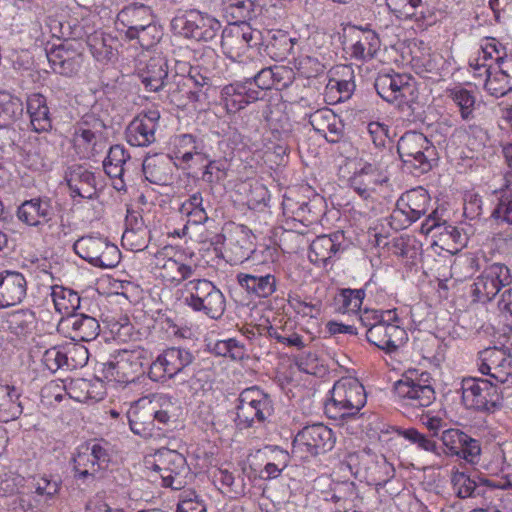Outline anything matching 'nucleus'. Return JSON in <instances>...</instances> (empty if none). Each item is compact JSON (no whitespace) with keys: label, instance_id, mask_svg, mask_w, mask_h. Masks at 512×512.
<instances>
[{"label":"nucleus","instance_id":"c9c22d12","mask_svg":"<svg viewBox=\"0 0 512 512\" xmlns=\"http://www.w3.org/2000/svg\"><path fill=\"white\" fill-rule=\"evenodd\" d=\"M380 49V39L371 30H359L355 42L351 46V56L357 60L369 61Z\"/></svg>","mask_w":512,"mask_h":512},{"label":"nucleus","instance_id":"8fccbe9b","mask_svg":"<svg viewBox=\"0 0 512 512\" xmlns=\"http://www.w3.org/2000/svg\"><path fill=\"white\" fill-rule=\"evenodd\" d=\"M420 230L423 234H429L436 230L439 235H447L456 243H459L461 239V233L457 227L448 224L446 221L441 223L435 211L422 223Z\"/></svg>","mask_w":512,"mask_h":512},{"label":"nucleus","instance_id":"c756f323","mask_svg":"<svg viewBox=\"0 0 512 512\" xmlns=\"http://www.w3.org/2000/svg\"><path fill=\"white\" fill-rule=\"evenodd\" d=\"M338 235H321L316 237L309 249V260L317 265L326 266L339 252Z\"/></svg>","mask_w":512,"mask_h":512},{"label":"nucleus","instance_id":"de8ad7c7","mask_svg":"<svg viewBox=\"0 0 512 512\" xmlns=\"http://www.w3.org/2000/svg\"><path fill=\"white\" fill-rule=\"evenodd\" d=\"M451 483L455 494L459 498L476 497L483 493L482 487L477 485L476 482L464 472H453Z\"/></svg>","mask_w":512,"mask_h":512},{"label":"nucleus","instance_id":"ea45409f","mask_svg":"<svg viewBox=\"0 0 512 512\" xmlns=\"http://www.w3.org/2000/svg\"><path fill=\"white\" fill-rule=\"evenodd\" d=\"M255 0H221L223 12L230 23H248L254 15Z\"/></svg>","mask_w":512,"mask_h":512},{"label":"nucleus","instance_id":"f704fd0d","mask_svg":"<svg viewBox=\"0 0 512 512\" xmlns=\"http://www.w3.org/2000/svg\"><path fill=\"white\" fill-rule=\"evenodd\" d=\"M129 159L130 155L126 152L123 146L114 145L109 149L108 155L103 162L105 173L110 178H116L120 180L119 184H115V188L117 190H122L124 188V166Z\"/></svg>","mask_w":512,"mask_h":512},{"label":"nucleus","instance_id":"4d7b16f0","mask_svg":"<svg viewBox=\"0 0 512 512\" xmlns=\"http://www.w3.org/2000/svg\"><path fill=\"white\" fill-rule=\"evenodd\" d=\"M177 512H206V505L195 491L186 490L180 495Z\"/></svg>","mask_w":512,"mask_h":512},{"label":"nucleus","instance_id":"2eb2a0df","mask_svg":"<svg viewBox=\"0 0 512 512\" xmlns=\"http://www.w3.org/2000/svg\"><path fill=\"white\" fill-rule=\"evenodd\" d=\"M430 197L427 191L421 187L403 193L396 202V208L392 213L394 220L404 217L403 227L411 225L428 211Z\"/></svg>","mask_w":512,"mask_h":512},{"label":"nucleus","instance_id":"7c9ffc66","mask_svg":"<svg viewBox=\"0 0 512 512\" xmlns=\"http://www.w3.org/2000/svg\"><path fill=\"white\" fill-rule=\"evenodd\" d=\"M30 122L36 132H47L52 128V120L44 95L33 93L27 99Z\"/></svg>","mask_w":512,"mask_h":512},{"label":"nucleus","instance_id":"6e6d98bb","mask_svg":"<svg viewBox=\"0 0 512 512\" xmlns=\"http://www.w3.org/2000/svg\"><path fill=\"white\" fill-rule=\"evenodd\" d=\"M274 462L267 463L261 471L262 479H275L280 476L281 472L287 467L289 462V454L281 449H277Z\"/></svg>","mask_w":512,"mask_h":512},{"label":"nucleus","instance_id":"c03bdc74","mask_svg":"<svg viewBox=\"0 0 512 512\" xmlns=\"http://www.w3.org/2000/svg\"><path fill=\"white\" fill-rule=\"evenodd\" d=\"M498 193L500 194L498 204L491 216L498 223L512 225V181L506 179L504 187H502Z\"/></svg>","mask_w":512,"mask_h":512},{"label":"nucleus","instance_id":"6ab92c4d","mask_svg":"<svg viewBox=\"0 0 512 512\" xmlns=\"http://www.w3.org/2000/svg\"><path fill=\"white\" fill-rule=\"evenodd\" d=\"M26 279L16 271L0 272V309L19 304L26 296Z\"/></svg>","mask_w":512,"mask_h":512},{"label":"nucleus","instance_id":"423d86ee","mask_svg":"<svg viewBox=\"0 0 512 512\" xmlns=\"http://www.w3.org/2000/svg\"><path fill=\"white\" fill-rule=\"evenodd\" d=\"M235 424L240 430L263 423L272 413L269 396L253 386L244 389L238 397Z\"/></svg>","mask_w":512,"mask_h":512},{"label":"nucleus","instance_id":"864d4df0","mask_svg":"<svg viewBox=\"0 0 512 512\" xmlns=\"http://www.w3.org/2000/svg\"><path fill=\"white\" fill-rule=\"evenodd\" d=\"M440 439L446 447L447 453L458 456L467 441V434L458 429H447L442 432Z\"/></svg>","mask_w":512,"mask_h":512},{"label":"nucleus","instance_id":"a18cd8bd","mask_svg":"<svg viewBox=\"0 0 512 512\" xmlns=\"http://www.w3.org/2000/svg\"><path fill=\"white\" fill-rule=\"evenodd\" d=\"M35 320V313L32 310L20 309L8 313L5 323L13 334L24 335L33 328Z\"/></svg>","mask_w":512,"mask_h":512},{"label":"nucleus","instance_id":"9b49d317","mask_svg":"<svg viewBox=\"0 0 512 512\" xmlns=\"http://www.w3.org/2000/svg\"><path fill=\"white\" fill-rule=\"evenodd\" d=\"M194 361L193 353L183 347H169L151 363L148 376L152 381L164 382L182 372Z\"/></svg>","mask_w":512,"mask_h":512},{"label":"nucleus","instance_id":"6e6552de","mask_svg":"<svg viewBox=\"0 0 512 512\" xmlns=\"http://www.w3.org/2000/svg\"><path fill=\"white\" fill-rule=\"evenodd\" d=\"M153 459L150 469L160 476L163 487L173 490H181L185 487L189 467L181 453L161 448L154 454Z\"/></svg>","mask_w":512,"mask_h":512},{"label":"nucleus","instance_id":"cd10ccee","mask_svg":"<svg viewBox=\"0 0 512 512\" xmlns=\"http://www.w3.org/2000/svg\"><path fill=\"white\" fill-rule=\"evenodd\" d=\"M54 215L51 200L49 198H33L24 201L17 210V217L20 221L30 226L41 224L40 219L45 222L51 220Z\"/></svg>","mask_w":512,"mask_h":512},{"label":"nucleus","instance_id":"e433bc0d","mask_svg":"<svg viewBox=\"0 0 512 512\" xmlns=\"http://www.w3.org/2000/svg\"><path fill=\"white\" fill-rule=\"evenodd\" d=\"M168 78L167 61L161 57L151 58L142 73V83L147 89L157 92L165 85Z\"/></svg>","mask_w":512,"mask_h":512},{"label":"nucleus","instance_id":"09e8293b","mask_svg":"<svg viewBox=\"0 0 512 512\" xmlns=\"http://www.w3.org/2000/svg\"><path fill=\"white\" fill-rule=\"evenodd\" d=\"M187 81L194 89L189 91V99L196 102H202L207 99L208 91L212 88L211 78L203 75L197 68H191Z\"/></svg>","mask_w":512,"mask_h":512},{"label":"nucleus","instance_id":"ddd939ff","mask_svg":"<svg viewBox=\"0 0 512 512\" xmlns=\"http://www.w3.org/2000/svg\"><path fill=\"white\" fill-rule=\"evenodd\" d=\"M261 40V32L253 29L248 23H230L222 30L221 48L223 53L236 59L246 53L249 48L256 47Z\"/></svg>","mask_w":512,"mask_h":512},{"label":"nucleus","instance_id":"393cba45","mask_svg":"<svg viewBox=\"0 0 512 512\" xmlns=\"http://www.w3.org/2000/svg\"><path fill=\"white\" fill-rule=\"evenodd\" d=\"M65 180L71 191V195L84 199H92L96 194V179L94 173L81 165H73L68 168Z\"/></svg>","mask_w":512,"mask_h":512},{"label":"nucleus","instance_id":"bb28decb","mask_svg":"<svg viewBox=\"0 0 512 512\" xmlns=\"http://www.w3.org/2000/svg\"><path fill=\"white\" fill-rule=\"evenodd\" d=\"M366 481L377 487L385 486L395 475V469L383 455L366 453L362 458Z\"/></svg>","mask_w":512,"mask_h":512},{"label":"nucleus","instance_id":"680f3d73","mask_svg":"<svg viewBox=\"0 0 512 512\" xmlns=\"http://www.w3.org/2000/svg\"><path fill=\"white\" fill-rule=\"evenodd\" d=\"M275 70H279V68H263L252 79L247 80L245 84L249 83L251 85L253 80L261 91L271 89L276 82L280 81L279 74Z\"/></svg>","mask_w":512,"mask_h":512},{"label":"nucleus","instance_id":"49530a36","mask_svg":"<svg viewBox=\"0 0 512 512\" xmlns=\"http://www.w3.org/2000/svg\"><path fill=\"white\" fill-rule=\"evenodd\" d=\"M150 403L152 405L153 423L157 421L160 424L166 425L169 423L171 418L177 416L176 411L178 407L172 401L170 396H155L153 400H150Z\"/></svg>","mask_w":512,"mask_h":512},{"label":"nucleus","instance_id":"72a5a7b5","mask_svg":"<svg viewBox=\"0 0 512 512\" xmlns=\"http://www.w3.org/2000/svg\"><path fill=\"white\" fill-rule=\"evenodd\" d=\"M150 231L144 225L142 219H127V227L122 235V246L130 251H143L148 247Z\"/></svg>","mask_w":512,"mask_h":512},{"label":"nucleus","instance_id":"13d9d810","mask_svg":"<svg viewBox=\"0 0 512 512\" xmlns=\"http://www.w3.org/2000/svg\"><path fill=\"white\" fill-rule=\"evenodd\" d=\"M484 88L491 96L499 98L512 91V84L506 76L498 72L493 76L488 75Z\"/></svg>","mask_w":512,"mask_h":512},{"label":"nucleus","instance_id":"58836bf2","mask_svg":"<svg viewBox=\"0 0 512 512\" xmlns=\"http://www.w3.org/2000/svg\"><path fill=\"white\" fill-rule=\"evenodd\" d=\"M51 297L57 312L62 317L74 316L80 308L81 298L77 292L63 286H53Z\"/></svg>","mask_w":512,"mask_h":512},{"label":"nucleus","instance_id":"1a4fd4ad","mask_svg":"<svg viewBox=\"0 0 512 512\" xmlns=\"http://www.w3.org/2000/svg\"><path fill=\"white\" fill-rule=\"evenodd\" d=\"M461 390L462 402L468 409L493 412L501 405L497 385L487 379H463Z\"/></svg>","mask_w":512,"mask_h":512},{"label":"nucleus","instance_id":"4be33fe9","mask_svg":"<svg viewBox=\"0 0 512 512\" xmlns=\"http://www.w3.org/2000/svg\"><path fill=\"white\" fill-rule=\"evenodd\" d=\"M309 123L330 143H337L342 138L343 124L329 108H322L310 114Z\"/></svg>","mask_w":512,"mask_h":512},{"label":"nucleus","instance_id":"69168bd1","mask_svg":"<svg viewBox=\"0 0 512 512\" xmlns=\"http://www.w3.org/2000/svg\"><path fill=\"white\" fill-rule=\"evenodd\" d=\"M125 360L124 357H119L115 362L110 361L103 364L102 373L108 381L117 383H127V376L124 373Z\"/></svg>","mask_w":512,"mask_h":512},{"label":"nucleus","instance_id":"dca6fc26","mask_svg":"<svg viewBox=\"0 0 512 512\" xmlns=\"http://www.w3.org/2000/svg\"><path fill=\"white\" fill-rule=\"evenodd\" d=\"M479 371L497 383H506L512 375V360L506 350L488 347L479 353Z\"/></svg>","mask_w":512,"mask_h":512},{"label":"nucleus","instance_id":"aec40b11","mask_svg":"<svg viewBox=\"0 0 512 512\" xmlns=\"http://www.w3.org/2000/svg\"><path fill=\"white\" fill-rule=\"evenodd\" d=\"M156 267L159 269L160 277L174 286L194 276L197 266L184 263L174 257H167L163 252L156 255Z\"/></svg>","mask_w":512,"mask_h":512},{"label":"nucleus","instance_id":"0eeeda50","mask_svg":"<svg viewBox=\"0 0 512 512\" xmlns=\"http://www.w3.org/2000/svg\"><path fill=\"white\" fill-rule=\"evenodd\" d=\"M335 441L333 431L324 424L308 425L295 435L292 454L302 460H307L330 451L334 447Z\"/></svg>","mask_w":512,"mask_h":512},{"label":"nucleus","instance_id":"39448f33","mask_svg":"<svg viewBox=\"0 0 512 512\" xmlns=\"http://www.w3.org/2000/svg\"><path fill=\"white\" fill-rule=\"evenodd\" d=\"M185 303L194 311L212 319H219L225 312L223 293L207 279H193L185 283Z\"/></svg>","mask_w":512,"mask_h":512},{"label":"nucleus","instance_id":"052dcab7","mask_svg":"<svg viewBox=\"0 0 512 512\" xmlns=\"http://www.w3.org/2000/svg\"><path fill=\"white\" fill-rule=\"evenodd\" d=\"M62 37L77 40H87L89 34L92 32V28L85 26L77 20L67 21L65 23H59Z\"/></svg>","mask_w":512,"mask_h":512},{"label":"nucleus","instance_id":"37998d69","mask_svg":"<svg viewBox=\"0 0 512 512\" xmlns=\"http://www.w3.org/2000/svg\"><path fill=\"white\" fill-rule=\"evenodd\" d=\"M155 131L149 124L133 119L126 128V140L131 146L146 147L155 142Z\"/></svg>","mask_w":512,"mask_h":512},{"label":"nucleus","instance_id":"f257e3e1","mask_svg":"<svg viewBox=\"0 0 512 512\" xmlns=\"http://www.w3.org/2000/svg\"><path fill=\"white\" fill-rule=\"evenodd\" d=\"M330 393L331 397L324 407L328 418L343 424L363 415L360 410L365 406L367 397L363 385L356 378L339 379Z\"/></svg>","mask_w":512,"mask_h":512},{"label":"nucleus","instance_id":"473e14b6","mask_svg":"<svg viewBox=\"0 0 512 512\" xmlns=\"http://www.w3.org/2000/svg\"><path fill=\"white\" fill-rule=\"evenodd\" d=\"M21 391L15 386L0 385V421L16 420L23 413Z\"/></svg>","mask_w":512,"mask_h":512},{"label":"nucleus","instance_id":"f8f14e48","mask_svg":"<svg viewBox=\"0 0 512 512\" xmlns=\"http://www.w3.org/2000/svg\"><path fill=\"white\" fill-rule=\"evenodd\" d=\"M512 283L510 269L502 263H492L485 267L472 285V295L481 303L490 302L503 287Z\"/></svg>","mask_w":512,"mask_h":512},{"label":"nucleus","instance_id":"5fc2aeb1","mask_svg":"<svg viewBox=\"0 0 512 512\" xmlns=\"http://www.w3.org/2000/svg\"><path fill=\"white\" fill-rule=\"evenodd\" d=\"M399 433L412 444H415L419 449L426 452L438 453L437 443L432 436L422 434L414 428L401 430Z\"/></svg>","mask_w":512,"mask_h":512},{"label":"nucleus","instance_id":"79ce46f5","mask_svg":"<svg viewBox=\"0 0 512 512\" xmlns=\"http://www.w3.org/2000/svg\"><path fill=\"white\" fill-rule=\"evenodd\" d=\"M112 42L113 38L102 31H92L86 40L91 54L99 62H108L114 56Z\"/></svg>","mask_w":512,"mask_h":512},{"label":"nucleus","instance_id":"5701e85b","mask_svg":"<svg viewBox=\"0 0 512 512\" xmlns=\"http://www.w3.org/2000/svg\"><path fill=\"white\" fill-rule=\"evenodd\" d=\"M386 181L387 178L376 166L367 163L349 179V185L361 198L367 200L376 187Z\"/></svg>","mask_w":512,"mask_h":512},{"label":"nucleus","instance_id":"2f4dec72","mask_svg":"<svg viewBox=\"0 0 512 512\" xmlns=\"http://www.w3.org/2000/svg\"><path fill=\"white\" fill-rule=\"evenodd\" d=\"M389 9L399 18L424 21L430 16L427 0H386Z\"/></svg>","mask_w":512,"mask_h":512},{"label":"nucleus","instance_id":"7ed1b4c3","mask_svg":"<svg viewBox=\"0 0 512 512\" xmlns=\"http://www.w3.org/2000/svg\"><path fill=\"white\" fill-rule=\"evenodd\" d=\"M428 372L407 371L395 382L394 393L404 413L430 406L435 400V391Z\"/></svg>","mask_w":512,"mask_h":512},{"label":"nucleus","instance_id":"bf43d9fd","mask_svg":"<svg viewBox=\"0 0 512 512\" xmlns=\"http://www.w3.org/2000/svg\"><path fill=\"white\" fill-rule=\"evenodd\" d=\"M42 363L51 372H56L64 366L70 367L68 355L59 347L47 349L42 357Z\"/></svg>","mask_w":512,"mask_h":512},{"label":"nucleus","instance_id":"9d476101","mask_svg":"<svg viewBox=\"0 0 512 512\" xmlns=\"http://www.w3.org/2000/svg\"><path fill=\"white\" fill-rule=\"evenodd\" d=\"M75 253L95 267L113 268L120 261L118 247L107 239L96 236H83L73 245Z\"/></svg>","mask_w":512,"mask_h":512},{"label":"nucleus","instance_id":"4468645a","mask_svg":"<svg viewBox=\"0 0 512 512\" xmlns=\"http://www.w3.org/2000/svg\"><path fill=\"white\" fill-rule=\"evenodd\" d=\"M46 56L52 70L63 76L77 73L83 62L81 43H72L68 40L46 49Z\"/></svg>","mask_w":512,"mask_h":512},{"label":"nucleus","instance_id":"a211bd4d","mask_svg":"<svg viewBox=\"0 0 512 512\" xmlns=\"http://www.w3.org/2000/svg\"><path fill=\"white\" fill-rule=\"evenodd\" d=\"M411 77L406 74H379L374 86L378 95L389 103L398 99L406 98L411 94L413 86L410 83Z\"/></svg>","mask_w":512,"mask_h":512},{"label":"nucleus","instance_id":"a19ab883","mask_svg":"<svg viewBox=\"0 0 512 512\" xmlns=\"http://www.w3.org/2000/svg\"><path fill=\"white\" fill-rule=\"evenodd\" d=\"M447 97L458 107L462 120L471 121L475 118L476 97L472 91L456 86L447 90Z\"/></svg>","mask_w":512,"mask_h":512},{"label":"nucleus","instance_id":"603ef678","mask_svg":"<svg viewBox=\"0 0 512 512\" xmlns=\"http://www.w3.org/2000/svg\"><path fill=\"white\" fill-rule=\"evenodd\" d=\"M179 153L184 163L191 161L194 156L203 160L205 158L203 141L191 134H183L179 137Z\"/></svg>","mask_w":512,"mask_h":512},{"label":"nucleus","instance_id":"0e129e2a","mask_svg":"<svg viewBox=\"0 0 512 512\" xmlns=\"http://www.w3.org/2000/svg\"><path fill=\"white\" fill-rule=\"evenodd\" d=\"M152 405L150 401L140 400L127 412V417L136 419L150 428H154L152 417Z\"/></svg>","mask_w":512,"mask_h":512},{"label":"nucleus","instance_id":"3c124183","mask_svg":"<svg viewBox=\"0 0 512 512\" xmlns=\"http://www.w3.org/2000/svg\"><path fill=\"white\" fill-rule=\"evenodd\" d=\"M93 454L89 450V445L82 446L81 450L73 457L74 471L77 473V477L80 479H86L88 477H95L98 473L96 469V463H94Z\"/></svg>","mask_w":512,"mask_h":512},{"label":"nucleus","instance_id":"338daca9","mask_svg":"<svg viewBox=\"0 0 512 512\" xmlns=\"http://www.w3.org/2000/svg\"><path fill=\"white\" fill-rule=\"evenodd\" d=\"M91 384L85 379L72 380L67 387L68 394L71 398L84 402L90 398H94L90 392Z\"/></svg>","mask_w":512,"mask_h":512},{"label":"nucleus","instance_id":"f3484780","mask_svg":"<svg viewBox=\"0 0 512 512\" xmlns=\"http://www.w3.org/2000/svg\"><path fill=\"white\" fill-rule=\"evenodd\" d=\"M367 341L386 353H394L407 341L404 328L395 323L382 321L380 324L366 330Z\"/></svg>","mask_w":512,"mask_h":512},{"label":"nucleus","instance_id":"4c0bfd02","mask_svg":"<svg viewBox=\"0 0 512 512\" xmlns=\"http://www.w3.org/2000/svg\"><path fill=\"white\" fill-rule=\"evenodd\" d=\"M237 279L241 287L258 297L266 298L276 290V279L271 274L257 276L240 273Z\"/></svg>","mask_w":512,"mask_h":512},{"label":"nucleus","instance_id":"412c9836","mask_svg":"<svg viewBox=\"0 0 512 512\" xmlns=\"http://www.w3.org/2000/svg\"><path fill=\"white\" fill-rule=\"evenodd\" d=\"M59 325L63 329L68 330L71 339L76 341H92L100 332L98 320L84 313H77L70 317H62Z\"/></svg>","mask_w":512,"mask_h":512},{"label":"nucleus","instance_id":"c85d7f7f","mask_svg":"<svg viewBox=\"0 0 512 512\" xmlns=\"http://www.w3.org/2000/svg\"><path fill=\"white\" fill-rule=\"evenodd\" d=\"M153 22V15L149 7L145 5H134L122 9L117 15V25L127 28L125 35L127 38L138 30L148 26Z\"/></svg>","mask_w":512,"mask_h":512},{"label":"nucleus","instance_id":"f03ea898","mask_svg":"<svg viewBox=\"0 0 512 512\" xmlns=\"http://www.w3.org/2000/svg\"><path fill=\"white\" fill-rule=\"evenodd\" d=\"M397 152L404 168L415 175L429 172L437 160L435 146L421 132L404 133L398 140Z\"/></svg>","mask_w":512,"mask_h":512},{"label":"nucleus","instance_id":"b1692460","mask_svg":"<svg viewBox=\"0 0 512 512\" xmlns=\"http://www.w3.org/2000/svg\"><path fill=\"white\" fill-rule=\"evenodd\" d=\"M225 240L227 250L233 255L235 262L248 260L255 252V236L244 225H239L231 230Z\"/></svg>","mask_w":512,"mask_h":512},{"label":"nucleus","instance_id":"774afa93","mask_svg":"<svg viewBox=\"0 0 512 512\" xmlns=\"http://www.w3.org/2000/svg\"><path fill=\"white\" fill-rule=\"evenodd\" d=\"M364 295L365 293L361 289H344L341 293L342 308L345 311H356L360 309Z\"/></svg>","mask_w":512,"mask_h":512},{"label":"nucleus","instance_id":"e2e57ef3","mask_svg":"<svg viewBox=\"0 0 512 512\" xmlns=\"http://www.w3.org/2000/svg\"><path fill=\"white\" fill-rule=\"evenodd\" d=\"M161 37V32L158 27L152 22L148 26L137 31V33L131 34L129 40L137 39L139 44L143 48H150L155 45Z\"/></svg>","mask_w":512,"mask_h":512},{"label":"nucleus","instance_id":"a878e982","mask_svg":"<svg viewBox=\"0 0 512 512\" xmlns=\"http://www.w3.org/2000/svg\"><path fill=\"white\" fill-rule=\"evenodd\" d=\"M174 167L172 158L166 154L147 157L142 164L145 178L157 185H167L173 181Z\"/></svg>","mask_w":512,"mask_h":512},{"label":"nucleus","instance_id":"20e7f679","mask_svg":"<svg viewBox=\"0 0 512 512\" xmlns=\"http://www.w3.org/2000/svg\"><path fill=\"white\" fill-rule=\"evenodd\" d=\"M221 22L214 16L197 9L176 14L171 20L174 34L198 42L214 40L221 30Z\"/></svg>","mask_w":512,"mask_h":512}]
</instances>
